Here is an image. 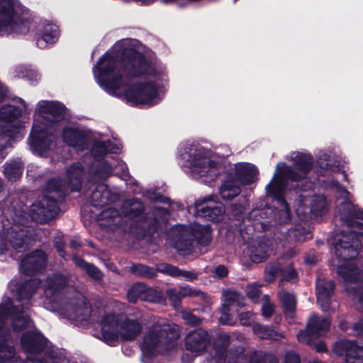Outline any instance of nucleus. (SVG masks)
Returning <instances> with one entry per match:
<instances>
[{
	"instance_id": "obj_1",
	"label": "nucleus",
	"mask_w": 363,
	"mask_h": 363,
	"mask_svg": "<svg viewBox=\"0 0 363 363\" xmlns=\"http://www.w3.org/2000/svg\"><path fill=\"white\" fill-rule=\"evenodd\" d=\"M134 39L118 43L93 67L97 84L109 95L123 97L135 106H152L161 96L158 87L167 82L165 67L148 62Z\"/></svg>"
},
{
	"instance_id": "obj_2",
	"label": "nucleus",
	"mask_w": 363,
	"mask_h": 363,
	"mask_svg": "<svg viewBox=\"0 0 363 363\" xmlns=\"http://www.w3.org/2000/svg\"><path fill=\"white\" fill-rule=\"evenodd\" d=\"M339 211L340 220L351 230L334 236L335 255L340 261L354 260L362 248L359 235H363V210L351 201H345L340 203Z\"/></svg>"
},
{
	"instance_id": "obj_3",
	"label": "nucleus",
	"mask_w": 363,
	"mask_h": 363,
	"mask_svg": "<svg viewBox=\"0 0 363 363\" xmlns=\"http://www.w3.org/2000/svg\"><path fill=\"white\" fill-rule=\"evenodd\" d=\"M180 157L192 174L205 182L214 180L222 170V160L202 147H184L181 150Z\"/></svg>"
},
{
	"instance_id": "obj_4",
	"label": "nucleus",
	"mask_w": 363,
	"mask_h": 363,
	"mask_svg": "<svg viewBox=\"0 0 363 363\" xmlns=\"http://www.w3.org/2000/svg\"><path fill=\"white\" fill-rule=\"evenodd\" d=\"M28 11L18 0H0V35L25 34L30 29Z\"/></svg>"
},
{
	"instance_id": "obj_5",
	"label": "nucleus",
	"mask_w": 363,
	"mask_h": 363,
	"mask_svg": "<svg viewBox=\"0 0 363 363\" xmlns=\"http://www.w3.org/2000/svg\"><path fill=\"white\" fill-rule=\"evenodd\" d=\"M102 340L108 345H113L119 338L125 340L134 339L141 331L140 324L134 320H123L114 314H106L101 320Z\"/></svg>"
},
{
	"instance_id": "obj_6",
	"label": "nucleus",
	"mask_w": 363,
	"mask_h": 363,
	"mask_svg": "<svg viewBox=\"0 0 363 363\" xmlns=\"http://www.w3.org/2000/svg\"><path fill=\"white\" fill-rule=\"evenodd\" d=\"M177 338V333L164 320L158 321L146 334L141 345L143 361L160 352L169 342Z\"/></svg>"
},
{
	"instance_id": "obj_7",
	"label": "nucleus",
	"mask_w": 363,
	"mask_h": 363,
	"mask_svg": "<svg viewBox=\"0 0 363 363\" xmlns=\"http://www.w3.org/2000/svg\"><path fill=\"white\" fill-rule=\"evenodd\" d=\"M172 245L179 251L187 252L192 245V238L202 245H207L211 239V230L207 225L195 223L191 227L177 225L174 228Z\"/></svg>"
},
{
	"instance_id": "obj_8",
	"label": "nucleus",
	"mask_w": 363,
	"mask_h": 363,
	"mask_svg": "<svg viewBox=\"0 0 363 363\" xmlns=\"http://www.w3.org/2000/svg\"><path fill=\"white\" fill-rule=\"evenodd\" d=\"M9 316H11L13 329L16 332L26 328H31L33 326L27 312L26 311H18L11 300L6 298L0 305V340H6L9 334L8 330L4 328V323Z\"/></svg>"
},
{
	"instance_id": "obj_9",
	"label": "nucleus",
	"mask_w": 363,
	"mask_h": 363,
	"mask_svg": "<svg viewBox=\"0 0 363 363\" xmlns=\"http://www.w3.org/2000/svg\"><path fill=\"white\" fill-rule=\"evenodd\" d=\"M52 134L48 133V128L43 123L35 122L31 130L28 144L35 154L44 155L48 150L55 146Z\"/></svg>"
},
{
	"instance_id": "obj_10",
	"label": "nucleus",
	"mask_w": 363,
	"mask_h": 363,
	"mask_svg": "<svg viewBox=\"0 0 363 363\" xmlns=\"http://www.w3.org/2000/svg\"><path fill=\"white\" fill-rule=\"evenodd\" d=\"M313 162L314 160L311 154L296 151V195L298 190L306 192L313 191L315 183L307 178Z\"/></svg>"
},
{
	"instance_id": "obj_11",
	"label": "nucleus",
	"mask_w": 363,
	"mask_h": 363,
	"mask_svg": "<svg viewBox=\"0 0 363 363\" xmlns=\"http://www.w3.org/2000/svg\"><path fill=\"white\" fill-rule=\"evenodd\" d=\"M330 323V318H320L318 315H313L307 323L306 330H301L296 335V338L300 342L311 344L312 339H318L329 330Z\"/></svg>"
},
{
	"instance_id": "obj_12",
	"label": "nucleus",
	"mask_w": 363,
	"mask_h": 363,
	"mask_svg": "<svg viewBox=\"0 0 363 363\" xmlns=\"http://www.w3.org/2000/svg\"><path fill=\"white\" fill-rule=\"evenodd\" d=\"M289 172V167L284 163H278L277 164L276 170L274 176L266 186L267 194L278 201L284 205V201L282 197L286 194V175Z\"/></svg>"
},
{
	"instance_id": "obj_13",
	"label": "nucleus",
	"mask_w": 363,
	"mask_h": 363,
	"mask_svg": "<svg viewBox=\"0 0 363 363\" xmlns=\"http://www.w3.org/2000/svg\"><path fill=\"white\" fill-rule=\"evenodd\" d=\"M335 283L333 279L318 278L315 283L317 303L323 311H335L332 306Z\"/></svg>"
},
{
	"instance_id": "obj_14",
	"label": "nucleus",
	"mask_w": 363,
	"mask_h": 363,
	"mask_svg": "<svg viewBox=\"0 0 363 363\" xmlns=\"http://www.w3.org/2000/svg\"><path fill=\"white\" fill-rule=\"evenodd\" d=\"M334 351L337 355H345V363H363V346L356 341L341 340L335 345Z\"/></svg>"
},
{
	"instance_id": "obj_15",
	"label": "nucleus",
	"mask_w": 363,
	"mask_h": 363,
	"mask_svg": "<svg viewBox=\"0 0 363 363\" xmlns=\"http://www.w3.org/2000/svg\"><path fill=\"white\" fill-rule=\"evenodd\" d=\"M62 138L64 143L77 151H82L88 146V133L75 125L65 127Z\"/></svg>"
},
{
	"instance_id": "obj_16",
	"label": "nucleus",
	"mask_w": 363,
	"mask_h": 363,
	"mask_svg": "<svg viewBox=\"0 0 363 363\" xmlns=\"http://www.w3.org/2000/svg\"><path fill=\"white\" fill-rule=\"evenodd\" d=\"M224 211L222 203L211 199L206 200L196 206L197 216L206 218L215 222H218L223 219Z\"/></svg>"
},
{
	"instance_id": "obj_17",
	"label": "nucleus",
	"mask_w": 363,
	"mask_h": 363,
	"mask_svg": "<svg viewBox=\"0 0 363 363\" xmlns=\"http://www.w3.org/2000/svg\"><path fill=\"white\" fill-rule=\"evenodd\" d=\"M55 207V201L44 197L40 201L30 206V214L33 220L44 222L52 216Z\"/></svg>"
},
{
	"instance_id": "obj_18",
	"label": "nucleus",
	"mask_w": 363,
	"mask_h": 363,
	"mask_svg": "<svg viewBox=\"0 0 363 363\" xmlns=\"http://www.w3.org/2000/svg\"><path fill=\"white\" fill-rule=\"evenodd\" d=\"M36 112L49 121H57L63 115L65 108L57 101H40L37 104Z\"/></svg>"
},
{
	"instance_id": "obj_19",
	"label": "nucleus",
	"mask_w": 363,
	"mask_h": 363,
	"mask_svg": "<svg viewBox=\"0 0 363 363\" xmlns=\"http://www.w3.org/2000/svg\"><path fill=\"white\" fill-rule=\"evenodd\" d=\"M237 179L243 185H249L257 180L259 170L251 163L239 162L235 165Z\"/></svg>"
},
{
	"instance_id": "obj_20",
	"label": "nucleus",
	"mask_w": 363,
	"mask_h": 363,
	"mask_svg": "<svg viewBox=\"0 0 363 363\" xmlns=\"http://www.w3.org/2000/svg\"><path fill=\"white\" fill-rule=\"evenodd\" d=\"M66 279L62 275L48 278L44 284L45 296L49 303L57 301L60 291L65 287Z\"/></svg>"
},
{
	"instance_id": "obj_21",
	"label": "nucleus",
	"mask_w": 363,
	"mask_h": 363,
	"mask_svg": "<svg viewBox=\"0 0 363 363\" xmlns=\"http://www.w3.org/2000/svg\"><path fill=\"white\" fill-rule=\"evenodd\" d=\"M208 342L207 333L201 330L191 332L186 337V347L192 352L203 351Z\"/></svg>"
},
{
	"instance_id": "obj_22",
	"label": "nucleus",
	"mask_w": 363,
	"mask_h": 363,
	"mask_svg": "<svg viewBox=\"0 0 363 363\" xmlns=\"http://www.w3.org/2000/svg\"><path fill=\"white\" fill-rule=\"evenodd\" d=\"M46 260L43 252L38 250L32 255L22 259L21 267L25 273L29 274L33 272L40 270L44 266Z\"/></svg>"
},
{
	"instance_id": "obj_23",
	"label": "nucleus",
	"mask_w": 363,
	"mask_h": 363,
	"mask_svg": "<svg viewBox=\"0 0 363 363\" xmlns=\"http://www.w3.org/2000/svg\"><path fill=\"white\" fill-rule=\"evenodd\" d=\"M43 344V336L40 333L35 331L23 334L21 338L22 347L28 353L33 354L39 352Z\"/></svg>"
},
{
	"instance_id": "obj_24",
	"label": "nucleus",
	"mask_w": 363,
	"mask_h": 363,
	"mask_svg": "<svg viewBox=\"0 0 363 363\" xmlns=\"http://www.w3.org/2000/svg\"><path fill=\"white\" fill-rule=\"evenodd\" d=\"M83 175V167L80 162L70 165L66 171V182L71 191L79 190Z\"/></svg>"
},
{
	"instance_id": "obj_25",
	"label": "nucleus",
	"mask_w": 363,
	"mask_h": 363,
	"mask_svg": "<svg viewBox=\"0 0 363 363\" xmlns=\"http://www.w3.org/2000/svg\"><path fill=\"white\" fill-rule=\"evenodd\" d=\"M120 167L121 169L125 171V165L116 160L114 157L106 158L99 162L97 170L94 172V177L103 179L110 176L114 168Z\"/></svg>"
},
{
	"instance_id": "obj_26",
	"label": "nucleus",
	"mask_w": 363,
	"mask_h": 363,
	"mask_svg": "<svg viewBox=\"0 0 363 363\" xmlns=\"http://www.w3.org/2000/svg\"><path fill=\"white\" fill-rule=\"evenodd\" d=\"M91 203L96 206H102L108 202L114 201V196L111 194L107 186L103 184H99L91 195Z\"/></svg>"
},
{
	"instance_id": "obj_27",
	"label": "nucleus",
	"mask_w": 363,
	"mask_h": 363,
	"mask_svg": "<svg viewBox=\"0 0 363 363\" xmlns=\"http://www.w3.org/2000/svg\"><path fill=\"white\" fill-rule=\"evenodd\" d=\"M38 31L41 35L42 40L48 44L55 43L59 37V30L56 25L42 22L38 26Z\"/></svg>"
},
{
	"instance_id": "obj_28",
	"label": "nucleus",
	"mask_w": 363,
	"mask_h": 363,
	"mask_svg": "<svg viewBox=\"0 0 363 363\" xmlns=\"http://www.w3.org/2000/svg\"><path fill=\"white\" fill-rule=\"evenodd\" d=\"M67 315L71 320L76 321L86 320L90 316V307L82 301L78 306H69L67 309Z\"/></svg>"
},
{
	"instance_id": "obj_29",
	"label": "nucleus",
	"mask_w": 363,
	"mask_h": 363,
	"mask_svg": "<svg viewBox=\"0 0 363 363\" xmlns=\"http://www.w3.org/2000/svg\"><path fill=\"white\" fill-rule=\"evenodd\" d=\"M153 292V290L147 288L144 284L138 283L134 284L128 292V298L130 302L135 303L138 299L152 301V298L148 296Z\"/></svg>"
},
{
	"instance_id": "obj_30",
	"label": "nucleus",
	"mask_w": 363,
	"mask_h": 363,
	"mask_svg": "<svg viewBox=\"0 0 363 363\" xmlns=\"http://www.w3.org/2000/svg\"><path fill=\"white\" fill-rule=\"evenodd\" d=\"M121 150V147L116 144H111L109 141L105 140L96 141L91 150L93 156L95 158L102 157L107 153H117Z\"/></svg>"
},
{
	"instance_id": "obj_31",
	"label": "nucleus",
	"mask_w": 363,
	"mask_h": 363,
	"mask_svg": "<svg viewBox=\"0 0 363 363\" xmlns=\"http://www.w3.org/2000/svg\"><path fill=\"white\" fill-rule=\"evenodd\" d=\"M158 270L164 274L177 277H182L185 280L192 281L197 277V274L189 271H183L179 269L177 267L168 264H161L158 267Z\"/></svg>"
},
{
	"instance_id": "obj_32",
	"label": "nucleus",
	"mask_w": 363,
	"mask_h": 363,
	"mask_svg": "<svg viewBox=\"0 0 363 363\" xmlns=\"http://www.w3.org/2000/svg\"><path fill=\"white\" fill-rule=\"evenodd\" d=\"M240 193V189L237 182L232 179L228 178L223 184L220 189V194L224 199H232L237 196Z\"/></svg>"
},
{
	"instance_id": "obj_33",
	"label": "nucleus",
	"mask_w": 363,
	"mask_h": 363,
	"mask_svg": "<svg viewBox=\"0 0 363 363\" xmlns=\"http://www.w3.org/2000/svg\"><path fill=\"white\" fill-rule=\"evenodd\" d=\"M311 213L315 216H322L328 211V202L324 195H315L311 203Z\"/></svg>"
},
{
	"instance_id": "obj_34",
	"label": "nucleus",
	"mask_w": 363,
	"mask_h": 363,
	"mask_svg": "<svg viewBox=\"0 0 363 363\" xmlns=\"http://www.w3.org/2000/svg\"><path fill=\"white\" fill-rule=\"evenodd\" d=\"M169 298L172 302L177 301L181 298L185 296H199L200 291L190 288L188 286H182L179 290L176 289H171L167 291Z\"/></svg>"
},
{
	"instance_id": "obj_35",
	"label": "nucleus",
	"mask_w": 363,
	"mask_h": 363,
	"mask_svg": "<svg viewBox=\"0 0 363 363\" xmlns=\"http://www.w3.org/2000/svg\"><path fill=\"white\" fill-rule=\"evenodd\" d=\"M22 162L21 160H15L8 163L4 167V174L8 179L16 181L22 174Z\"/></svg>"
},
{
	"instance_id": "obj_36",
	"label": "nucleus",
	"mask_w": 363,
	"mask_h": 363,
	"mask_svg": "<svg viewBox=\"0 0 363 363\" xmlns=\"http://www.w3.org/2000/svg\"><path fill=\"white\" fill-rule=\"evenodd\" d=\"M279 298L284 307L286 317L293 320L294 308L295 306L294 294L286 291H282L279 294Z\"/></svg>"
},
{
	"instance_id": "obj_37",
	"label": "nucleus",
	"mask_w": 363,
	"mask_h": 363,
	"mask_svg": "<svg viewBox=\"0 0 363 363\" xmlns=\"http://www.w3.org/2000/svg\"><path fill=\"white\" fill-rule=\"evenodd\" d=\"M73 261L82 270L85 271L87 274L95 279H100L102 277L101 272L94 265L85 262L77 256L73 257Z\"/></svg>"
},
{
	"instance_id": "obj_38",
	"label": "nucleus",
	"mask_w": 363,
	"mask_h": 363,
	"mask_svg": "<svg viewBox=\"0 0 363 363\" xmlns=\"http://www.w3.org/2000/svg\"><path fill=\"white\" fill-rule=\"evenodd\" d=\"M22 110L13 105H8L0 109V120L4 122H12L21 114Z\"/></svg>"
},
{
	"instance_id": "obj_39",
	"label": "nucleus",
	"mask_w": 363,
	"mask_h": 363,
	"mask_svg": "<svg viewBox=\"0 0 363 363\" xmlns=\"http://www.w3.org/2000/svg\"><path fill=\"white\" fill-rule=\"evenodd\" d=\"M335 260L332 259L329 261V267L331 270L336 269L337 274L345 281H350L352 279V272L353 267L346 264H337Z\"/></svg>"
},
{
	"instance_id": "obj_40",
	"label": "nucleus",
	"mask_w": 363,
	"mask_h": 363,
	"mask_svg": "<svg viewBox=\"0 0 363 363\" xmlns=\"http://www.w3.org/2000/svg\"><path fill=\"white\" fill-rule=\"evenodd\" d=\"M39 284L40 281L38 279H33L25 283L20 291V298H23L25 296L26 298L28 299L34 293Z\"/></svg>"
},
{
	"instance_id": "obj_41",
	"label": "nucleus",
	"mask_w": 363,
	"mask_h": 363,
	"mask_svg": "<svg viewBox=\"0 0 363 363\" xmlns=\"http://www.w3.org/2000/svg\"><path fill=\"white\" fill-rule=\"evenodd\" d=\"M296 242H304L307 240H310L312 238V233L309 229V226L306 228L301 223H296Z\"/></svg>"
},
{
	"instance_id": "obj_42",
	"label": "nucleus",
	"mask_w": 363,
	"mask_h": 363,
	"mask_svg": "<svg viewBox=\"0 0 363 363\" xmlns=\"http://www.w3.org/2000/svg\"><path fill=\"white\" fill-rule=\"evenodd\" d=\"M13 354L14 350L12 347H8L4 343H0V362L9 359Z\"/></svg>"
},
{
	"instance_id": "obj_43",
	"label": "nucleus",
	"mask_w": 363,
	"mask_h": 363,
	"mask_svg": "<svg viewBox=\"0 0 363 363\" xmlns=\"http://www.w3.org/2000/svg\"><path fill=\"white\" fill-rule=\"evenodd\" d=\"M247 294L254 302L257 301L260 295L259 286L256 284H251L247 286Z\"/></svg>"
},
{
	"instance_id": "obj_44",
	"label": "nucleus",
	"mask_w": 363,
	"mask_h": 363,
	"mask_svg": "<svg viewBox=\"0 0 363 363\" xmlns=\"http://www.w3.org/2000/svg\"><path fill=\"white\" fill-rule=\"evenodd\" d=\"M315 339L311 340V344H307L312 348L315 349L318 353H326L328 352V347L323 340H318L314 342Z\"/></svg>"
},
{
	"instance_id": "obj_45",
	"label": "nucleus",
	"mask_w": 363,
	"mask_h": 363,
	"mask_svg": "<svg viewBox=\"0 0 363 363\" xmlns=\"http://www.w3.org/2000/svg\"><path fill=\"white\" fill-rule=\"evenodd\" d=\"M18 135L20 137L21 136V132L19 130L16 131L15 133L8 130L7 132L4 133L3 135H0V148L3 149V148L6 147V146L4 145L2 142L7 141L8 140L7 138H13L14 136L18 138Z\"/></svg>"
},
{
	"instance_id": "obj_46",
	"label": "nucleus",
	"mask_w": 363,
	"mask_h": 363,
	"mask_svg": "<svg viewBox=\"0 0 363 363\" xmlns=\"http://www.w3.org/2000/svg\"><path fill=\"white\" fill-rule=\"evenodd\" d=\"M133 271L137 274L144 277H152L153 274L150 272V269L144 265H137L133 267Z\"/></svg>"
},
{
	"instance_id": "obj_47",
	"label": "nucleus",
	"mask_w": 363,
	"mask_h": 363,
	"mask_svg": "<svg viewBox=\"0 0 363 363\" xmlns=\"http://www.w3.org/2000/svg\"><path fill=\"white\" fill-rule=\"evenodd\" d=\"M274 311V307L272 303L266 300L262 307V311L264 316L270 317Z\"/></svg>"
},
{
	"instance_id": "obj_48",
	"label": "nucleus",
	"mask_w": 363,
	"mask_h": 363,
	"mask_svg": "<svg viewBox=\"0 0 363 363\" xmlns=\"http://www.w3.org/2000/svg\"><path fill=\"white\" fill-rule=\"evenodd\" d=\"M253 320V315L250 312L241 313L240 315V322L242 325H246L251 323Z\"/></svg>"
},
{
	"instance_id": "obj_49",
	"label": "nucleus",
	"mask_w": 363,
	"mask_h": 363,
	"mask_svg": "<svg viewBox=\"0 0 363 363\" xmlns=\"http://www.w3.org/2000/svg\"><path fill=\"white\" fill-rule=\"evenodd\" d=\"M183 318L190 324H199L200 320L191 313L186 312L183 313Z\"/></svg>"
},
{
	"instance_id": "obj_50",
	"label": "nucleus",
	"mask_w": 363,
	"mask_h": 363,
	"mask_svg": "<svg viewBox=\"0 0 363 363\" xmlns=\"http://www.w3.org/2000/svg\"><path fill=\"white\" fill-rule=\"evenodd\" d=\"M255 332L261 338H267L269 336V332L267 330L266 328L261 325H256Z\"/></svg>"
},
{
	"instance_id": "obj_51",
	"label": "nucleus",
	"mask_w": 363,
	"mask_h": 363,
	"mask_svg": "<svg viewBox=\"0 0 363 363\" xmlns=\"http://www.w3.org/2000/svg\"><path fill=\"white\" fill-rule=\"evenodd\" d=\"M214 273L218 277H224L227 276L228 270L223 265H220L215 269Z\"/></svg>"
},
{
	"instance_id": "obj_52",
	"label": "nucleus",
	"mask_w": 363,
	"mask_h": 363,
	"mask_svg": "<svg viewBox=\"0 0 363 363\" xmlns=\"http://www.w3.org/2000/svg\"><path fill=\"white\" fill-rule=\"evenodd\" d=\"M11 243L16 250L22 248L23 246V240L21 239V234L19 235L18 238L11 240Z\"/></svg>"
},
{
	"instance_id": "obj_53",
	"label": "nucleus",
	"mask_w": 363,
	"mask_h": 363,
	"mask_svg": "<svg viewBox=\"0 0 363 363\" xmlns=\"http://www.w3.org/2000/svg\"><path fill=\"white\" fill-rule=\"evenodd\" d=\"M353 329L359 335L363 336V320L354 323L353 325Z\"/></svg>"
},
{
	"instance_id": "obj_54",
	"label": "nucleus",
	"mask_w": 363,
	"mask_h": 363,
	"mask_svg": "<svg viewBox=\"0 0 363 363\" xmlns=\"http://www.w3.org/2000/svg\"><path fill=\"white\" fill-rule=\"evenodd\" d=\"M142 211L143 210V206H142V204L140 203H138V202H135V203H132V207L130 208V211L129 212L130 215L132 216V215H135V213L133 212L135 211ZM127 213H128V211H127Z\"/></svg>"
},
{
	"instance_id": "obj_55",
	"label": "nucleus",
	"mask_w": 363,
	"mask_h": 363,
	"mask_svg": "<svg viewBox=\"0 0 363 363\" xmlns=\"http://www.w3.org/2000/svg\"><path fill=\"white\" fill-rule=\"evenodd\" d=\"M333 183L334 186L337 187V191L344 192V193H347V194L349 193V191L346 189V188L345 186H343L342 185H341L339 183V182L335 181V182H333Z\"/></svg>"
},
{
	"instance_id": "obj_56",
	"label": "nucleus",
	"mask_w": 363,
	"mask_h": 363,
	"mask_svg": "<svg viewBox=\"0 0 363 363\" xmlns=\"http://www.w3.org/2000/svg\"><path fill=\"white\" fill-rule=\"evenodd\" d=\"M6 248V244L4 239L0 236V253L3 252Z\"/></svg>"
},
{
	"instance_id": "obj_57",
	"label": "nucleus",
	"mask_w": 363,
	"mask_h": 363,
	"mask_svg": "<svg viewBox=\"0 0 363 363\" xmlns=\"http://www.w3.org/2000/svg\"><path fill=\"white\" fill-rule=\"evenodd\" d=\"M316 258L315 257L307 256L305 257V262L308 264H313L315 263Z\"/></svg>"
},
{
	"instance_id": "obj_58",
	"label": "nucleus",
	"mask_w": 363,
	"mask_h": 363,
	"mask_svg": "<svg viewBox=\"0 0 363 363\" xmlns=\"http://www.w3.org/2000/svg\"><path fill=\"white\" fill-rule=\"evenodd\" d=\"M11 363H42V362L39 360H34V359H32L31 358H28L27 362H22L21 361L15 360L14 362H12Z\"/></svg>"
},
{
	"instance_id": "obj_59",
	"label": "nucleus",
	"mask_w": 363,
	"mask_h": 363,
	"mask_svg": "<svg viewBox=\"0 0 363 363\" xmlns=\"http://www.w3.org/2000/svg\"><path fill=\"white\" fill-rule=\"evenodd\" d=\"M109 214H113V216H114L115 215L118 214V212L113 209H108L103 213V216L104 217L108 216Z\"/></svg>"
},
{
	"instance_id": "obj_60",
	"label": "nucleus",
	"mask_w": 363,
	"mask_h": 363,
	"mask_svg": "<svg viewBox=\"0 0 363 363\" xmlns=\"http://www.w3.org/2000/svg\"><path fill=\"white\" fill-rule=\"evenodd\" d=\"M70 245L72 247L76 248L80 246V243L77 240L73 239L70 242Z\"/></svg>"
},
{
	"instance_id": "obj_61",
	"label": "nucleus",
	"mask_w": 363,
	"mask_h": 363,
	"mask_svg": "<svg viewBox=\"0 0 363 363\" xmlns=\"http://www.w3.org/2000/svg\"><path fill=\"white\" fill-rule=\"evenodd\" d=\"M264 256H262L261 257H257L256 256H253V255L251 256L252 260L255 262H262L264 259Z\"/></svg>"
},
{
	"instance_id": "obj_62",
	"label": "nucleus",
	"mask_w": 363,
	"mask_h": 363,
	"mask_svg": "<svg viewBox=\"0 0 363 363\" xmlns=\"http://www.w3.org/2000/svg\"><path fill=\"white\" fill-rule=\"evenodd\" d=\"M359 302L360 303L363 308V290L360 292L359 295ZM362 320H363V318L359 319L358 322H359Z\"/></svg>"
},
{
	"instance_id": "obj_63",
	"label": "nucleus",
	"mask_w": 363,
	"mask_h": 363,
	"mask_svg": "<svg viewBox=\"0 0 363 363\" xmlns=\"http://www.w3.org/2000/svg\"><path fill=\"white\" fill-rule=\"evenodd\" d=\"M294 271H291V272L289 273V274H284V279L286 280H289V279H291L294 278Z\"/></svg>"
},
{
	"instance_id": "obj_64",
	"label": "nucleus",
	"mask_w": 363,
	"mask_h": 363,
	"mask_svg": "<svg viewBox=\"0 0 363 363\" xmlns=\"http://www.w3.org/2000/svg\"><path fill=\"white\" fill-rule=\"evenodd\" d=\"M298 206H301L302 203L303 202V199L306 197V196H303L302 194L298 195Z\"/></svg>"
}]
</instances>
